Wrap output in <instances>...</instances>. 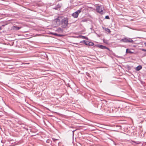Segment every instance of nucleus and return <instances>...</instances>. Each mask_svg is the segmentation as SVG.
<instances>
[{
	"instance_id": "f257e3e1",
	"label": "nucleus",
	"mask_w": 146,
	"mask_h": 146,
	"mask_svg": "<svg viewBox=\"0 0 146 146\" xmlns=\"http://www.w3.org/2000/svg\"><path fill=\"white\" fill-rule=\"evenodd\" d=\"M57 24L61 25L63 28H65L68 25V18L62 16H59L54 20Z\"/></svg>"
},
{
	"instance_id": "f03ea898",
	"label": "nucleus",
	"mask_w": 146,
	"mask_h": 146,
	"mask_svg": "<svg viewBox=\"0 0 146 146\" xmlns=\"http://www.w3.org/2000/svg\"><path fill=\"white\" fill-rule=\"evenodd\" d=\"M120 41L124 42H131L133 43V41L132 38L127 37H125L121 39Z\"/></svg>"
},
{
	"instance_id": "7ed1b4c3",
	"label": "nucleus",
	"mask_w": 146,
	"mask_h": 146,
	"mask_svg": "<svg viewBox=\"0 0 146 146\" xmlns=\"http://www.w3.org/2000/svg\"><path fill=\"white\" fill-rule=\"evenodd\" d=\"M104 9V7L102 5L98 6L96 7V11L100 14L102 15L103 14V10Z\"/></svg>"
},
{
	"instance_id": "20e7f679",
	"label": "nucleus",
	"mask_w": 146,
	"mask_h": 146,
	"mask_svg": "<svg viewBox=\"0 0 146 146\" xmlns=\"http://www.w3.org/2000/svg\"><path fill=\"white\" fill-rule=\"evenodd\" d=\"M82 8H80V9L77 11L73 13L72 14V16L74 18H76L78 17L79 14L82 11Z\"/></svg>"
},
{
	"instance_id": "39448f33",
	"label": "nucleus",
	"mask_w": 146,
	"mask_h": 146,
	"mask_svg": "<svg viewBox=\"0 0 146 146\" xmlns=\"http://www.w3.org/2000/svg\"><path fill=\"white\" fill-rule=\"evenodd\" d=\"M82 42H83L85 45L89 46H93L94 45V43L93 42L86 41L85 40H83L80 42V43Z\"/></svg>"
},
{
	"instance_id": "423d86ee",
	"label": "nucleus",
	"mask_w": 146,
	"mask_h": 146,
	"mask_svg": "<svg viewBox=\"0 0 146 146\" xmlns=\"http://www.w3.org/2000/svg\"><path fill=\"white\" fill-rule=\"evenodd\" d=\"M98 47H99L100 48L102 49H106L109 50V48L105 46H104L102 45H98Z\"/></svg>"
},
{
	"instance_id": "0eeeda50",
	"label": "nucleus",
	"mask_w": 146,
	"mask_h": 146,
	"mask_svg": "<svg viewBox=\"0 0 146 146\" xmlns=\"http://www.w3.org/2000/svg\"><path fill=\"white\" fill-rule=\"evenodd\" d=\"M60 5L59 4H58L56 5L53 8V9L56 10H58V9L60 8Z\"/></svg>"
},
{
	"instance_id": "6e6552de",
	"label": "nucleus",
	"mask_w": 146,
	"mask_h": 146,
	"mask_svg": "<svg viewBox=\"0 0 146 146\" xmlns=\"http://www.w3.org/2000/svg\"><path fill=\"white\" fill-rule=\"evenodd\" d=\"M142 68V66L140 65L138 66L136 68V70L137 71H139Z\"/></svg>"
},
{
	"instance_id": "1a4fd4ad",
	"label": "nucleus",
	"mask_w": 146,
	"mask_h": 146,
	"mask_svg": "<svg viewBox=\"0 0 146 146\" xmlns=\"http://www.w3.org/2000/svg\"><path fill=\"white\" fill-rule=\"evenodd\" d=\"M21 28V27H18L17 26H14L13 27V29L16 30H18L20 29Z\"/></svg>"
},
{
	"instance_id": "9d476101",
	"label": "nucleus",
	"mask_w": 146,
	"mask_h": 146,
	"mask_svg": "<svg viewBox=\"0 0 146 146\" xmlns=\"http://www.w3.org/2000/svg\"><path fill=\"white\" fill-rule=\"evenodd\" d=\"M126 52L127 53H130V54H132V53H134V52H132L131 51L129 50L128 49H127L126 50Z\"/></svg>"
},
{
	"instance_id": "9b49d317",
	"label": "nucleus",
	"mask_w": 146,
	"mask_h": 146,
	"mask_svg": "<svg viewBox=\"0 0 146 146\" xmlns=\"http://www.w3.org/2000/svg\"><path fill=\"white\" fill-rule=\"evenodd\" d=\"M53 35H55V36H60V37H61V36H63L62 35H60V34H58L56 33H54L53 34Z\"/></svg>"
},
{
	"instance_id": "f8f14e48",
	"label": "nucleus",
	"mask_w": 146,
	"mask_h": 146,
	"mask_svg": "<svg viewBox=\"0 0 146 146\" xmlns=\"http://www.w3.org/2000/svg\"><path fill=\"white\" fill-rule=\"evenodd\" d=\"M133 143H134L136 145H138L140 144V142L139 141H133L132 142Z\"/></svg>"
},
{
	"instance_id": "ddd939ff",
	"label": "nucleus",
	"mask_w": 146,
	"mask_h": 146,
	"mask_svg": "<svg viewBox=\"0 0 146 146\" xmlns=\"http://www.w3.org/2000/svg\"><path fill=\"white\" fill-rule=\"evenodd\" d=\"M105 30L106 32H108V33H110L111 32V31H110V30L109 29H108V28H106Z\"/></svg>"
},
{
	"instance_id": "4468645a",
	"label": "nucleus",
	"mask_w": 146,
	"mask_h": 146,
	"mask_svg": "<svg viewBox=\"0 0 146 146\" xmlns=\"http://www.w3.org/2000/svg\"><path fill=\"white\" fill-rule=\"evenodd\" d=\"M81 37H82V38L83 39H85L87 40H88V38L85 36H81Z\"/></svg>"
},
{
	"instance_id": "2eb2a0df",
	"label": "nucleus",
	"mask_w": 146,
	"mask_h": 146,
	"mask_svg": "<svg viewBox=\"0 0 146 146\" xmlns=\"http://www.w3.org/2000/svg\"><path fill=\"white\" fill-rule=\"evenodd\" d=\"M105 19H110V18L108 15H107V16H106V17H105Z\"/></svg>"
},
{
	"instance_id": "dca6fc26",
	"label": "nucleus",
	"mask_w": 146,
	"mask_h": 146,
	"mask_svg": "<svg viewBox=\"0 0 146 146\" xmlns=\"http://www.w3.org/2000/svg\"><path fill=\"white\" fill-rule=\"evenodd\" d=\"M46 142L48 143H51L52 142V141H50L48 139L47 140Z\"/></svg>"
},
{
	"instance_id": "f3484780",
	"label": "nucleus",
	"mask_w": 146,
	"mask_h": 146,
	"mask_svg": "<svg viewBox=\"0 0 146 146\" xmlns=\"http://www.w3.org/2000/svg\"><path fill=\"white\" fill-rule=\"evenodd\" d=\"M103 42L104 43L107 44L108 43L107 41L105 40H104Z\"/></svg>"
},
{
	"instance_id": "a211bd4d",
	"label": "nucleus",
	"mask_w": 146,
	"mask_h": 146,
	"mask_svg": "<svg viewBox=\"0 0 146 146\" xmlns=\"http://www.w3.org/2000/svg\"><path fill=\"white\" fill-rule=\"evenodd\" d=\"M86 21V20H84H84H82V22H84Z\"/></svg>"
},
{
	"instance_id": "6ab92c4d",
	"label": "nucleus",
	"mask_w": 146,
	"mask_h": 146,
	"mask_svg": "<svg viewBox=\"0 0 146 146\" xmlns=\"http://www.w3.org/2000/svg\"><path fill=\"white\" fill-rule=\"evenodd\" d=\"M142 50L143 51L146 52V50L145 49H142Z\"/></svg>"
},
{
	"instance_id": "aec40b11",
	"label": "nucleus",
	"mask_w": 146,
	"mask_h": 146,
	"mask_svg": "<svg viewBox=\"0 0 146 146\" xmlns=\"http://www.w3.org/2000/svg\"><path fill=\"white\" fill-rule=\"evenodd\" d=\"M75 131V130H74L72 131L73 135H74V132Z\"/></svg>"
},
{
	"instance_id": "412c9836",
	"label": "nucleus",
	"mask_w": 146,
	"mask_h": 146,
	"mask_svg": "<svg viewBox=\"0 0 146 146\" xmlns=\"http://www.w3.org/2000/svg\"><path fill=\"white\" fill-rule=\"evenodd\" d=\"M144 44L145 46H146V42Z\"/></svg>"
}]
</instances>
